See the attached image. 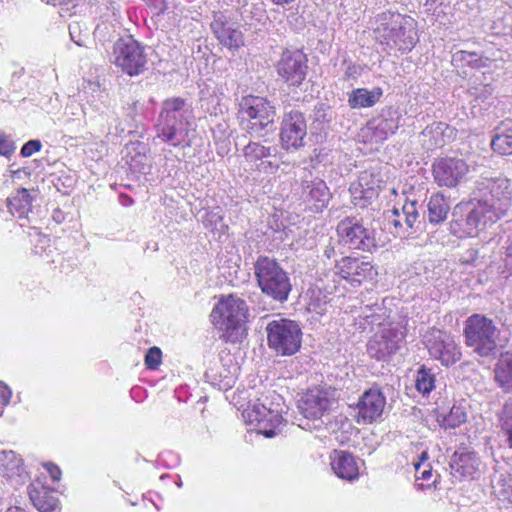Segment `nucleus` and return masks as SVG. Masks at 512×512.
Masks as SVG:
<instances>
[{
	"label": "nucleus",
	"instance_id": "f257e3e1",
	"mask_svg": "<svg viewBox=\"0 0 512 512\" xmlns=\"http://www.w3.org/2000/svg\"><path fill=\"white\" fill-rule=\"evenodd\" d=\"M512 201V181L506 177H480L470 202L457 205L450 231L459 238L476 237L504 217Z\"/></svg>",
	"mask_w": 512,
	"mask_h": 512
},
{
	"label": "nucleus",
	"instance_id": "f03ea898",
	"mask_svg": "<svg viewBox=\"0 0 512 512\" xmlns=\"http://www.w3.org/2000/svg\"><path fill=\"white\" fill-rule=\"evenodd\" d=\"M193 109L180 97L168 98L162 102L155 129L162 142L173 147L190 146V132L193 131Z\"/></svg>",
	"mask_w": 512,
	"mask_h": 512
},
{
	"label": "nucleus",
	"instance_id": "7ed1b4c3",
	"mask_svg": "<svg viewBox=\"0 0 512 512\" xmlns=\"http://www.w3.org/2000/svg\"><path fill=\"white\" fill-rule=\"evenodd\" d=\"M238 114L240 126L253 138H264L276 130V107L264 97H243Z\"/></svg>",
	"mask_w": 512,
	"mask_h": 512
},
{
	"label": "nucleus",
	"instance_id": "20e7f679",
	"mask_svg": "<svg viewBox=\"0 0 512 512\" xmlns=\"http://www.w3.org/2000/svg\"><path fill=\"white\" fill-rule=\"evenodd\" d=\"M210 316L213 324L223 331L226 341L235 343L241 340L248 316V307L243 299L229 295L215 305Z\"/></svg>",
	"mask_w": 512,
	"mask_h": 512
},
{
	"label": "nucleus",
	"instance_id": "39448f33",
	"mask_svg": "<svg viewBox=\"0 0 512 512\" xmlns=\"http://www.w3.org/2000/svg\"><path fill=\"white\" fill-rule=\"evenodd\" d=\"M335 404L333 391L315 387L307 390L297 401V408L303 416L299 427L309 431H320L326 425L325 417Z\"/></svg>",
	"mask_w": 512,
	"mask_h": 512
},
{
	"label": "nucleus",
	"instance_id": "423d86ee",
	"mask_svg": "<svg viewBox=\"0 0 512 512\" xmlns=\"http://www.w3.org/2000/svg\"><path fill=\"white\" fill-rule=\"evenodd\" d=\"M254 274L266 296L281 303L288 299L292 284L287 272L275 259L259 256L254 263Z\"/></svg>",
	"mask_w": 512,
	"mask_h": 512
},
{
	"label": "nucleus",
	"instance_id": "0eeeda50",
	"mask_svg": "<svg viewBox=\"0 0 512 512\" xmlns=\"http://www.w3.org/2000/svg\"><path fill=\"white\" fill-rule=\"evenodd\" d=\"M499 335L500 331L494 321L484 315L473 314L465 321V343L481 357H490L497 353Z\"/></svg>",
	"mask_w": 512,
	"mask_h": 512
},
{
	"label": "nucleus",
	"instance_id": "6e6552de",
	"mask_svg": "<svg viewBox=\"0 0 512 512\" xmlns=\"http://www.w3.org/2000/svg\"><path fill=\"white\" fill-rule=\"evenodd\" d=\"M268 346L278 355L291 356L299 351L302 331L299 325L289 319L272 320L267 324Z\"/></svg>",
	"mask_w": 512,
	"mask_h": 512
},
{
	"label": "nucleus",
	"instance_id": "1a4fd4ad",
	"mask_svg": "<svg viewBox=\"0 0 512 512\" xmlns=\"http://www.w3.org/2000/svg\"><path fill=\"white\" fill-rule=\"evenodd\" d=\"M113 55L115 65L129 76H137L146 70L145 46L136 41L132 34L120 37L115 42Z\"/></svg>",
	"mask_w": 512,
	"mask_h": 512
},
{
	"label": "nucleus",
	"instance_id": "9d476101",
	"mask_svg": "<svg viewBox=\"0 0 512 512\" xmlns=\"http://www.w3.org/2000/svg\"><path fill=\"white\" fill-rule=\"evenodd\" d=\"M405 338V326L401 323H390L369 339L367 353L373 359L387 361L400 350Z\"/></svg>",
	"mask_w": 512,
	"mask_h": 512
},
{
	"label": "nucleus",
	"instance_id": "9b49d317",
	"mask_svg": "<svg viewBox=\"0 0 512 512\" xmlns=\"http://www.w3.org/2000/svg\"><path fill=\"white\" fill-rule=\"evenodd\" d=\"M336 232L340 242L351 249L370 252L376 248L374 229L366 227L362 218L345 217L337 224Z\"/></svg>",
	"mask_w": 512,
	"mask_h": 512
},
{
	"label": "nucleus",
	"instance_id": "f8f14e48",
	"mask_svg": "<svg viewBox=\"0 0 512 512\" xmlns=\"http://www.w3.org/2000/svg\"><path fill=\"white\" fill-rule=\"evenodd\" d=\"M423 344L433 359L447 367L458 362L462 355L454 337L435 327L429 328L423 335Z\"/></svg>",
	"mask_w": 512,
	"mask_h": 512
},
{
	"label": "nucleus",
	"instance_id": "ddd939ff",
	"mask_svg": "<svg viewBox=\"0 0 512 512\" xmlns=\"http://www.w3.org/2000/svg\"><path fill=\"white\" fill-rule=\"evenodd\" d=\"M401 118L402 115L398 109L387 107L382 110L379 116L369 120L360 129L358 138L366 144L382 143L389 135L398 130Z\"/></svg>",
	"mask_w": 512,
	"mask_h": 512
},
{
	"label": "nucleus",
	"instance_id": "4468645a",
	"mask_svg": "<svg viewBox=\"0 0 512 512\" xmlns=\"http://www.w3.org/2000/svg\"><path fill=\"white\" fill-rule=\"evenodd\" d=\"M245 421L267 438H272L282 430L283 418L278 410L255 403L243 412Z\"/></svg>",
	"mask_w": 512,
	"mask_h": 512
},
{
	"label": "nucleus",
	"instance_id": "2eb2a0df",
	"mask_svg": "<svg viewBox=\"0 0 512 512\" xmlns=\"http://www.w3.org/2000/svg\"><path fill=\"white\" fill-rule=\"evenodd\" d=\"M307 123L304 114L298 110L285 113L280 128V143L284 150L295 151L305 145Z\"/></svg>",
	"mask_w": 512,
	"mask_h": 512
},
{
	"label": "nucleus",
	"instance_id": "dca6fc26",
	"mask_svg": "<svg viewBox=\"0 0 512 512\" xmlns=\"http://www.w3.org/2000/svg\"><path fill=\"white\" fill-rule=\"evenodd\" d=\"M268 143L267 140L263 142L250 141L243 148V156L245 161L255 170L265 174H273L279 168L277 162L278 148Z\"/></svg>",
	"mask_w": 512,
	"mask_h": 512
},
{
	"label": "nucleus",
	"instance_id": "f3484780",
	"mask_svg": "<svg viewBox=\"0 0 512 512\" xmlns=\"http://www.w3.org/2000/svg\"><path fill=\"white\" fill-rule=\"evenodd\" d=\"M468 172L466 161L456 157L438 158L432 165L434 181L440 187H457Z\"/></svg>",
	"mask_w": 512,
	"mask_h": 512
},
{
	"label": "nucleus",
	"instance_id": "a211bd4d",
	"mask_svg": "<svg viewBox=\"0 0 512 512\" xmlns=\"http://www.w3.org/2000/svg\"><path fill=\"white\" fill-rule=\"evenodd\" d=\"M386 397L378 387H371L363 392L355 404V421L358 424H371L383 414Z\"/></svg>",
	"mask_w": 512,
	"mask_h": 512
},
{
	"label": "nucleus",
	"instance_id": "6ab92c4d",
	"mask_svg": "<svg viewBox=\"0 0 512 512\" xmlns=\"http://www.w3.org/2000/svg\"><path fill=\"white\" fill-rule=\"evenodd\" d=\"M416 201H406L401 210L394 208L387 216L390 232L400 238L409 237L420 225Z\"/></svg>",
	"mask_w": 512,
	"mask_h": 512
},
{
	"label": "nucleus",
	"instance_id": "aec40b11",
	"mask_svg": "<svg viewBox=\"0 0 512 512\" xmlns=\"http://www.w3.org/2000/svg\"><path fill=\"white\" fill-rule=\"evenodd\" d=\"M335 273L353 287L372 280L377 274L370 262L350 256L343 257L336 263Z\"/></svg>",
	"mask_w": 512,
	"mask_h": 512
},
{
	"label": "nucleus",
	"instance_id": "412c9836",
	"mask_svg": "<svg viewBox=\"0 0 512 512\" xmlns=\"http://www.w3.org/2000/svg\"><path fill=\"white\" fill-rule=\"evenodd\" d=\"M383 180L376 170H365L359 175L358 181L352 183L349 191L355 206L364 208L372 199L379 195Z\"/></svg>",
	"mask_w": 512,
	"mask_h": 512
},
{
	"label": "nucleus",
	"instance_id": "4be33fe9",
	"mask_svg": "<svg viewBox=\"0 0 512 512\" xmlns=\"http://www.w3.org/2000/svg\"><path fill=\"white\" fill-rule=\"evenodd\" d=\"M307 58L300 51H285L277 64L278 74L290 85L299 86L307 74Z\"/></svg>",
	"mask_w": 512,
	"mask_h": 512
},
{
	"label": "nucleus",
	"instance_id": "5701e85b",
	"mask_svg": "<svg viewBox=\"0 0 512 512\" xmlns=\"http://www.w3.org/2000/svg\"><path fill=\"white\" fill-rule=\"evenodd\" d=\"M480 459L474 451L456 450L450 457L451 475L457 480L473 479L479 472Z\"/></svg>",
	"mask_w": 512,
	"mask_h": 512
},
{
	"label": "nucleus",
	"instance_id": "b1692460",
	"mask_svg": "<svg viewBox=\"0 0 512 512\" xmlns=\"http://www.w3.org/2000/svg\"><path fill=\"white\" fill-rule=\"evenodd\" d=\"M302 198L310 210L319 213L327 208L332 197L325 181L319 178L302 181Z\"/></svg>",
	"mask_w": 512,
	"mask_h": 512
},
{
	"label": "nucleus",
	"instance_id": "393cba45",
	"mask_svg": "<svg viewBox=\"0 0 512 512\" xmlns=\"http://www.w3.org/2000/svg\"><path fill=\"white\" fill-rule=\"evenodd\" d=\"M374 32H412L417 28L416 20L398 12L386 11L377 15Z\"/></svg>",
	"mask_w": 512,
	"mask_h": 512
},
{
	"label": "nucleus",
	"instance_id": "a878e982",
	"mask_svg": "<svg viewBox=\"0 0 512 512\" xmlns=\"http://www.w3.org/2000/svg\"><path fill=\"white\" fill-rule=\"evenodd\" d=\"M330 465L337 477L352 482L359 478L358 460L351 453L334 450L330 455Z\"/></svg>",
	"mask_w": 512,
	"mask_h": 512
},
{
	"label": "nucleus",
	"instance_id": "bb28decb",
	"mask_svg": "<svg viewBox=\"0 0 512 512\" xmlns=\"http://www.w3.org/2000/svg\"><path fill=\"white\" fill-rule=\"evenodd\" d=\"M28 495L33 506L40 512L53 511L59 502L54 492L40 482L28 486Z\"/></svg>",
	"mask_w": 512,
	"mask_h": 512
},
{
	"label": "nucleus",
	"instance_id": "cd10ccee",
	"mask_svg": "<svg viewBox=\"0 0 512 512\" xmlns=\"http://www.w3.org/2000/svg\"><path fill=\"white\" fill-rule=\"evenodd\" d=\"M491 148L500 155H512V119L501 121L494 130Z\"/></svg>",
	"mask_w": 512,
	"mask_h": 512
},
{
	"label": "nucleus",
	"instance_id": "c85d7f7f",
	"mask_svg": "<svg viewBox=\"0 0 512 512\" xmlns=\"http://www.w3.org/2000/svg\"><path fill=\"white\" fill-rule=\"evenodd\" d=\"M417 34H380L376 40L381 46L383 51L399 50L401 52L410 51L418 38Z\"/></svg>",
	"mask_w": 512,
	"mask_h": 512
},
{
	"label": "nucleus",
	"instance_id": "c756f323",
	"mask_svg": "<svg viewBox=\"0 0 512 512\" xmlns=\"http://www.w3.org/2000/svg\"><path fill=\"white\" fill-rule=\"evenodd\" d=\"M382 96L383 90L380 87L371 90L356 88L349 93L348 103L351 108H369L378 103Z\"/></svg>",
	"mask_w": 512,
	"mask_h": 512
},
{
	"label": "nucleus",
	"instance_id": "7c9ffc66",
	"mask_svg": "<svg viewBox=\"0 0 512 512\" xmlns=\"http://www.w3.org/2000/svg\"><path fill=\"white\" fill-rule=\"evenodd\" d=\"M494 380L505 392L512 391V353L501 356L494 368Z\"/></svg>",
	"mask_w": 512,
	"mask_h": 512
},
{
	"label": "nucleus",
	"instance_id": "2f4dec72",
	"mask_svg": "<svg viewBox=\"0 0 512 512\" xmlns=\"http://www.w3.org/2000/svg\"><path fill=\"white\" fill-rule=\"evenodd\" d=\"M7 207L12 215L18 218H26L32 209V197L27 189L17 190L15 195L7 199Z\"/></svg>",
	"mask_w": 512,
	"mask_h": 512
},
{
	"label": "nucleus",
	"instance_id": "473e14b6",
	"mask_svg": "<svg viewBox=\"0 0 512 512\" xmlns=\"http://www.w3.org/2000/svg\"><path fill=\"white\" fill-rule=\"evenodd\" d=\"M0 469L7 478L19 477L24 481L23 462L14 451H2L0 453Z\"/></svg>",
	"mask_w": 512,
	"mask_h": 512
},
{
	"label": "nucleus",
	"instance_id": "72a5a7b5",
	"mask_svg": "<svg viewBox=\"0 0 512 512\" xmlns=\"http://www.w3.org/2000/svg\"><path fill=\"white\" fill-rule=\"evenodd\" d=\"M427 208L429 222L439 224L446 219L450 205L443 194L435 193L430 197Z\"/></svg>",
	"mask_w": 512,
	"mask_h": 512
},
{
	"label": "nucleus",
	"instance_id": "f704fd0d",
	"mask_svg": "<svg viewBox=\"0 0 512 512\" xmlns=\"http://www.w3.org/2000/svg\"><path fill=\"white\" fill-rule=\"evenodd\" d=\"M498 421L507 445L512 448V398L505 401L498 414Z\"/></svg>",
	"mask_w": 512,
	"mask_h": 512
},
{
	"label": "nucleus",
	"instance_id": "c9c22d12",
	"mask_svg": "<svg viewBox=\"0 0 512 512\" xmlns=\"http://www.w3.org/2000/svg\"><path fill=\"white\" fill-rule=\"evenodd\" d=\"M466 420L467 414L465 408L457 405L452 406L450 411L443 415L441 419L440 417L438 418L440 425L444 428L459 427L461 424L465 423Z\"/></svg>",
	"mask_w": 512,
	"mask_h": 512
},
{
	"label": "nucleus",
	"instance_id": "e433bc0d",
	"mask_svg": "<svg viewBox=\"0 0 512 512\" xmlns=\"http://www.w3.org/2000/svg\"><path fill=\"white\" fill-rule=\"evenodd\" d=\"M415 387L423 395L429 394L434 389L435 378L430 369H427L425 366H421L418 369L415 379Z\"/></svg>",
	"mask_w": 512,
	"mask_h": 512
},
{
	"label": "nucleus",
	"instance_id": "4c0bfd02",
	"mask_svg": "<svg viewBox=\"0 0 512 512\" xmlns=\"http://www.w3.org/2000/svg\"><path fill=\"white\" fill-rule=\"evenodd\" d=\"M212 32H237L234 24L230 21L229 17L223 13L218 12L213 16L210 23Z\"/></svg>",
	"mask_w": 512,
	"mask_h": 512
},
{
	"label": "nucleus",
	"instance_id": "58836bf2",
	"mask_svg": "<svg viewBox=\"0 0 512 512\" xmlns=\"http://www.w3.org/2000/svg\"><path fill=\"white\" fill-rule=\"evenodd\" d=\"M382 310L383 308L377 303H375L371 306H366L362 310L360 317L363 318L365 322L369 325H379L381 324V320L383 319V314L379 313Z\"/></svg>",
	"mask_w": 512,
	"mask_h": 512
},
{
	"label": "nucleus",
	"instance_id": "ea45409f",
	"mask_svg": "<svg viewBox=\"0 0 512 512\" xmlns=\"http://www.w3.org/2000/svg\"><path fill=\"white\" fill-rule=\"evenodd\" d=\"M219 42L228 49H237L243 45L242 34H216Z\"/></svg>",
	"mask_w": 512,
	"mask_h": 512
},
{
	"label": "nucleus",
	"instance_id": "a19ab883",
	"mask_svg": "<svg viewBox=\"0 0 512 512\" xmlns=\"http://www.w3.org/2000/svg\"><path fill=\"white\" fill-rule=\"evenodd\" d=\"M161 350L158 347H151L145 355V365L149 369H156L161 363Z\"/></svg>",
	"mask_w": 512,
	"mask_h": 512
},
{
	"label": "nucleus",
	"instance_id": "79ce46f5",
	"mask_svg": "<svg viewBox=\"0 0 512 512\" xmlns=\"http://www.w3.org/2000/svg\"><path fill=\"white\" fill-rule=\"evenodd\" d=\"M206 106L207 112L210 115L217 116L219 113L223 112V107L221 104V99L216 94H211L207 97V100L204 102L203 106Z\"/></svg>",
	"mask_w": 512,
	"mask_h": 512
},
{
	"label": "nucleus",
	"instance_id": "37998d69",
	"mask_svg": "<svg viewBox=\"0 0 512 512\" xmlns=\"http://www.w3.org/2000/svg\"><path fill=\"white\" fill-rule=\"evenodd\" d=\"M15 151V144L13 140L0 131V155L10 157Z\"/></svg>",
	"mask_w": 512,
	"mask_h": 512
},
{
	"label": "nucleus",
	"instance_id": "c03bdc74",
	"mask_svg": "<svg viewBox=\"0 0 512 512\" xmlns=\"http://www.w3.org/2000/svg\"><path fill=\"white\" fill-rule=\"evenodd\" d=\"M364 71V66L349 62L346 65L345 71H344V79L345 80H356L358 79Z\"/></svg>",
	"mask_w": 512,
	"mask_h": 512
},
{
	"label": "nucleus",
	"instance_id": "a18cd8bd",
	"mask_svg": "<svg viewBox=\"0 0 512 512\" xmlns=\"http://www.w3.org/2000/svg\"><path fill=\"white\" fill-rule=\"evenodd\" d=\"M42 148V143L38 139H32L27 141L21 148L20 154L23 157H30L35 152L40 151Z\"/></svg>",
	"mask_w": 512,
	"mask_h": 512
},
{
	"label": "nucleus",
	"instance_id": "49530a36",
	"mask_svg": "<svg viewBox=\"0 0 512 512\" xmlns=\"http://www.w3.org/2000/svg\"><path fill=\"white\" fill-rule=\"evenodd\" d=\"M414 467H415V476H416L417 480H424V481L431 480L433 473H432V469L429 464H427L426 466H422L421 462H416L414 464Z\"/></svg>",
	"mask_w": 512,
	"mask_h": 512
},
{
	"label": "nucleus",
	"instance_id": "de8ad7c7",
	"mask_svg": "<svg viewBox=\"0 0 512 512\" xmlns=\"http://www.w3.org/2000/svg\"><path fill=\"white\" fill-rule=\"evenodd\" d=\"M443 1L444 0H426L423 4V12L431 16L441 13Z\"/></svg>",
	"mask_w": 512,
	"mask_h": 512
},
{
	"label": "nucleus",
	"instance_id": "09e8293b",
	"mask_svg": "<svg viewBox=\"0 0 512 512\" xmlns=\"http://www.w3.org/2000/svg\"><path fill=\"white\" fill-rule=\"evenodd\" d=\"M116 114L114 111L107 109L106 111L101 112L98 116L94 118L96 122H98L103 128L107 127L110 129V120H115Z\"/></svg>",
	"mask_w": 512,
	"mask_h": 512
},
{
	"label": "nucleus",
	"instance_id": "8fccbe9b",
	"mask_svg": "<svg viewBox=\"0 0 512 512\" xmlns=\"http://www.w3.org/2000/svg\"><path fill=\"white\" fill-rule=\"evenodd\" d=\"M71 41L80 47H90L95 43L89 34H69Z\"/></svg>",
	"mask_w": 512,
	"mask_h": 512
},
{
	"label": "nucleus",
	"instance_id": "3c124183",
	"mask_svg": "<svg viewBox=\"0 0 512 512\" xmlns=\"http://www.w3.org/2000/svg\"><path fill=\"white\" fill-rule=\"evenodd\" d=\"M207 226H211L215 229L220 226V228L224 227L223 224V216L219 212H209L207 213Z\"/></svg>",
	"mask_w": 512,
	"mask_h": 512
},
{
	"label": "nucleus",
	"instance_id": "603ef678",
	"mask_svg": "<svg viewBox=\"0 0 512 512\" xmlns=\"http://www.w3.org/2000/svg\"><path fill=\"white\" fill-rule=\"evenodd\" d=\"M149 2L157 13H164L170 8L173 0H149Z\"/></svg>",
	"mask_w": 512,
	"mask_h": 512
},
{
	"label": "nucleus",
	"instance_id": "864d4df0",
	"mask_svg": "<svg viewBox=\"0 0 512 512\" xmlns=\"http://www.w3.org/2000/svg\"><path fill=\"white\" fill-rule=\"evenodd\" d=\"M43 466L47 470V472L49 473V475L53 481L60 480L61 470L57 465H55L54 463H51V462H47V463H44Z\"/></svg>",
	"mask_w": 512,
	"mask_h": 512
},
{
	"label": "nucleus",
	"instance_id": "5fc2aeb1",
	"mask_svg": "<svg viewBox=\"0 0 512 512\" xmlns=\"http://www.w3.org/2000/svg\"><path fill=\"white\" fill-rule=\"evenodd\" d=\"M478 258V251L475 249H469L461 257V262L467 265H474Z\"/></svg>",
	"mask_w": 512,
	"mask_h": 512
},
{
	"label": "nucleus",
	"instance_id": "6e6d98bb",
	"mask_svg": "<svg viewBox=\"0 0 512 512\" xmlns=\"http://www.w3.org/2000/svg\"><path fill=\"white\" fill-rule=\"evenodd\" d=\"M220 377L221 379L219 380L218 383H216L220 389L227 390L234 385L235 377L233 375L225 374L224 376H222V374H220Z\"/></svg>",
	"mask_w": 512,
	"mask_h": 512
},
{
	"label": "nucleus",
	"instance_id": "4d7b16f0",
	"mask_svg": "<svg viewBox=\"0 0 512 512\" xmlns=\"http://www.w3.org/2000/svg\"><path fill=\"white\" fill-rule=\"evenodd\" d=\"M38 242L40 245H35V253L42 255L45 252V246L49 243L50 239L46 235L37 233Z\"/></svg>",
	"mask_w": 512,
	"mask_h": 512
},
{
	"label": "nucleus",
	"instance_id": "13d9d810",
	"mask_svg": "<svg viewBox=\"0 0 512 512\" xmlns=\"http://www.w3.org/2000/svg\"><path fill=\"white\" fill-rule=\"evenodd\" d=\"M457 55H460V59L461 60H466L468 63H471L470 60H467L466 57H472V56H475V54L473 53H468V52H465V51H460L457 53Z\"/></svg>",
	"mask_w": 512,
	"mask_h": 512
},
{
	"label": "nucleus",
	"instance_id": "bf43d9fd",
	"mask_svg": "<svg viewBox=\"0 0 512 512\" xmlns=\"http://www.w3.org/2000/svg\"><path fill=\"white\" fill-rule=\"evenodd\" d=\"M274 4L284 6L292 3L294 0H271Z\"/></svg>",
	"mask_w": 512,
	"mask_h": 512
},
{
	"label": "nucleus",
	"instance_id": "052dcab7",
	"mask_svg": "<svg viewBox=\"0 0 512 512\" xmlns=\"http://www.w3.org/2000/svg\"><path fill=\"white\" fill-rule=\"evenodd\" d=\"M427 459H428V453L426 451H423L421 453V455L419 456V461L418 462H421L422 466H426L425 462L427 461Z\"/></svg>",
	"mask_w": 512,
	"mask_h": 512
},
{
	"label": "nucleus",
	"instance_id": "680f3d73",
	"mask_svg": "<svg viewBox=\"0 0 512 512\" xmlns=\"http://www.w3.org/2000/svg\"><path fill=\"white\" fill-rule=\"evenodd\" d=\"M6 512H25V510L21 507L15 506L8 508Z\"/></svg>",
	"mask_w": 512,
	"mask_h": 512
},
{
	"label": "nucleus",
	"instance_id": "e2e57ef3",
	"mask_svg": "<svg viewBox=\"0 0 512 512\" xmlns=\"http://www.w3.org/2000/svg\"><path fill=\"white\" fill-rule=\"evenodd\" d=\"M324 253L327 258H331V256L334 254V248H326Z\"/></svg>",
	"mask_w": 512,
	"mask_h": 512
},
{
	"label": "nucleus",
	"instance_id": "0e129e2a",
	"mask_svg": "<svg viewBox=\"0 0 512 512\" xmlns=\"http://www.w3.org/2000/svg\"><path fill=\"white\" fill-rule=\"evenodd\" d=\"M142 392V389L140 387H134L131 389V395L132 397H136L138 393Z\"/></svg>",
	"mask_w": 512,
	"mask_h": 512
},
{
	"label": "nucleus",
	"instance_id": "69168bd1",
	"mask_svg": "<svg viewBox=\"0 0 512 512\" xmlns=\"http://www.w3.org/2000/svg\"><path fill=\"white\" fill-rule=\"evenodd\" d=\"M133 203L132 198L129 196H125V202H123L124 205H131Z\"/></svg>",
	"mask_w": 512,
	"mask_h": 512
},
{
	"label": "nucleus",
	"instance_id": "338daca9",
	"mask_svg": "<svg viewBox=\"0 0 512 512\" xmlns=\"http://www.w3.org/2000/svg\"><path fill=\"white\" fill-rule=\"evenodd\" d=\"M176 485H177L178 487H182V481H181L180 476H178V479H177V481H176Z\"/></svg>",
	"mask_w": 512,
	"mask_h": 512
},
{
	"label": "nucleus",
	"instance_id": "774afa93",
	"mask_svg": "<svg viewBox=\"0 0 512 512\" xmlns=\"http://www.w3.org/2000/svg\"><path fill=\"white\" fill-rule=\"evenodd\" d=\"M507 3L512 8V0H507Z\"/></svg>",
	"mask_w": 512,
	"mask_h": 512
}]
</instances>
